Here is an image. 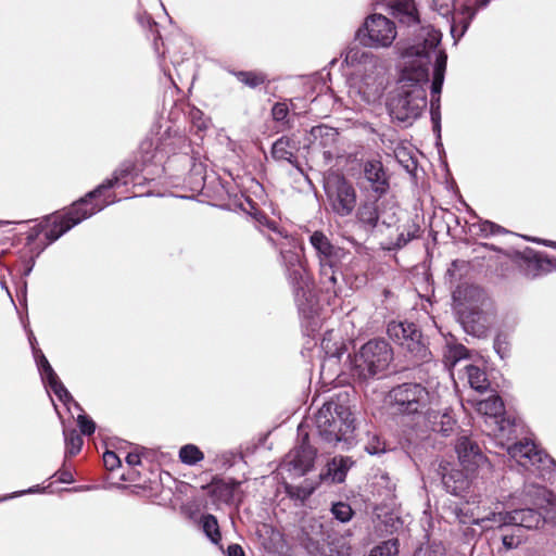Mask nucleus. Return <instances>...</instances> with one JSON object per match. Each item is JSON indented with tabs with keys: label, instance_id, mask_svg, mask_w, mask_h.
Returning <instances> with one entry per match:
<instances>
[{
	"label": "nucleus",
	"instance_id": "obj_56",
	"mask_svg": "<svg viewBox=\"0 0 556 556\" xmlns=\"http://www.w3.org/2000/svg\"><path fill=\"white\" fill-rule=\"evenodd\" d=\"M37 490L34 489V488H30L28 489L27 491H22L20 494H25V493H35Z\"/></svg>",
	"mask_w": 556,
	"mask_h": 556
},
{
	"label": "nucleus",
	"instance_id": "obj_6",
	"mask_svg": "<svg viewBox=\"0 0 556 556\" xmlns=\"http://www.w3.org/2000/svg\"><path fill=\"white\" fill-rule=\"evenodd\" d=\"M456 517L460 523L478 525L485 530L494 527L516 526V532H520L521 528L529 530L538 529L544 522L542 515L530 508L506 513H491L486 516H481L475 509L462 507L456 509Z\"/></svg>",
	"mask_w": 556,
	"mask_h": 556
},
{
	"label": "nucleus",
	"instance_id": "obj_3",
	"mask_svg": "<svg viewBox=\"0 0 556 556\" xmlns=\"http://www.w3.org/2000/svg\"><path fill=\"white\" fill-rule=\"evenodd\" d=\"M131 163H124L117 168L113 176L104 180L94 190L90 191L85 198L75 202L71 211L65 216H53L48 219V224L45 230V237L49 243L58 240L63 233L68 231L72 227L79 224L84 219L92 216L97 212H100L105 206L114 203L116 200H103L102 202L90 203L89 200L100 198L105 190L112 189L119 185H127V177L131 175L134 170Z\"/></svg>",
	"mask_w": 556,
	"mask_h": 556
},
{
	"label": "nucleus",
	"instance_id": "obj_7",
	"mask_svg": "<svg viewBox=\"0 0 556 556\" xmlns=\"http://www.w3.org/2000/svg\"><path fill=\"white\" fill-rule=\"evenodd\" d=\"M388 401L395 413L418 415L420 418H430L433 406H438L437 395L419 383H403L393 388L389 392Z\"/></svg>",
	"mask_w": 556,
	"mask_h": 556
},
{
	"label": "nucleus",
	"instance_id": "obj_11",
	"mask_svg": "<svg viewBox=\"0 0 556 556\" xmlns=\"http://www.w3.org/2000/svg\"><path fill=\"white\" fill-rule=\"evenodd\" d=\"M389 338L400 344L418 361L428 358L429 352L421 342V332L414 323L391 321L387 329Z\"/></svg>",
	"mask_w": 556,
	"mask_h": 556
},
{
	"label": "nucleus",
	"instance_id": "obj_50",
	"mask_svg": "<svg viewBox=\"0 0 556 556\" xmlns=\"http://www.w3.org/2000/svg\"><path fill=\"white\" fill-rule=\"evenodd\" d=\"M366 451H367L369 454H379V453L384 452V447H383V446H382V447H380V446H379V441H378V442H377V444H372V443L368 444V445L366 446Z\"/></svg>",
	"mask_w": 556,
	"mask_h": 556
},
{
	"label": "nucleus",
	"instance_id": "obj_51",
	"mask_svg": "<svg viewBox=\"0 0 556 556\" xmlns=\"http://www.w3.org/2000/svg\"><path fill=\"white\" fill-rule=\"evenodd\" d=\"M59 480L63 483H71L73 481V476L68 471H63L60 473Z\"/></svg>",
	"mask_w": 556,
	"mask_h": 556
},
{
	"label": "nucleus",
	"instance_id": "obj_31",
	"mask_svg": "<svg viewBox=\"0 0 556 556\" xmlns=\"http://www.w3.org/2000/svg\"><path fill=\"white\" fill-rule=\"evenodd\" d=\"M480 319H481L480 313H470L467 315L463 314L462 323H463L465 331L472 336L481 337L485 331V327L483 324L480 323Z\"/></svg>",
	"mask_w": 556,
	"mask_h": 556
},
{
	"label": "nucleus",
	"instance_id": "obj_28",
	"mask_svg": "<svg viewBox=\"0 0 556 556\" xmlns=\"http://www.w3.org/2000/svg\"><path fill=\"white\" fill-rule=\"evenodd\" d=\"M465 369L468 383L473 390L484 392L489 389L490 382L486 372L482 368L476 365H467Z\"/></svg>",
	"mask_w": 556,
	"mask_h": 556
},
{
	"label": "nucleus",
	"instance_id": "obj_1",
	"mask_svg": "<svg viewBox=\"0 0 556 556\" xmlns=\"http://www.w3.org/2000/svg\"><path fill=\"white\" fill-rule=\"evenodd\" d=\"M441 33L433 26L420 27L405 43H399V52L404 60L396 94L389 103L390 115L406 122L417 118L427 105L424 87L428 83L429 68L433 78L431 93L440 94L444 81L447 55L440 48Z\"/></svg>",
	"mask_w": 556,
	"mask_h": 556
},
{
	"label": "nucleus",
	"instance_id": "obj_54",
	"mask_svg": "<svg viewBox=\"0 0 556 556\" xmlns=\"http://www.w3.org/2000/svg\"><path fill=\"white\" fill-rule=\"evenodd\" d=\"M307 541H308V543H307L306 547L313 553V548H315L314 545H315V543H318V540H316L315 538L309 536L307 534ZM316 549L318 551V547H316Z\"/></svg>",
	"mask_w": 556,
	"mask_h": 556
},
{
	"label": "nucleus",
	"instance_id": "obj_49",
	"mask_svg": "<svg viewBox=\"0 0 556 556\" xmlns=\"http://www.w3.org/2000/svg\"><path fill=\"white\" fill-rule=\"evenodd\" d=\"M126 463L129 466H137L141 463L140 456L137 453H128L126 456Z\"/></svg>",
	"mask_w": 556,
	"mask_h": 556
},
{
	"label": "nucleus",
	"instance_id": "obj_53",
	"mask_svg": "<svg viewBox=\"0 0 556 556\" xmlns=\"http://www.w3.org/2000/svg\"><path fill=\"white\" fill-rule=\"evenodd\" d=\"M503 343L504 342H502V340L500 338H497L494 342V346L502 358L504 357V354L502 353V350L504 349Z\"/></svg>",
	"mask_w": 556,
	"mask_h": 556
},
{
	"label": "nucleus",
	"instance_id": "obj_20",
	"mask_svg": "<svg viewBox=\"0 0 556 556\" xmlns=\"http://www.w3.org/2000/svg\"><path fill=\"white\" fill-rule=\"evenodd\" d=\"M208 488L211 494L219 502L232 503L240 500V482L232 479H215Z\"/></svg>",
	"mask_w": 556,
	"mask_h": 556
},
{
	"label": "nucleus",
	"instance_id": "obj_58",
	"mask_svg": "<svg viewBox=\"0 0 556 556\" xmlns=\"http://www.w3.org/2000/svg\"><path fill=\"white\" fill-rule=\"evenodd\" d=\"M329 280L334 283L336 282V277L333 275V273H331V275L329 276Z\"/></svg>",
	"mask_w": 556,
	"mask_h": 556
},
{
	"label": "nucleus",
	"instance_id": "obj_37",
	"mask_svg": "<svg viewBox=\"0 0 556 556\" xmlns=\"http://www.w3.org/2000/svg\"><path fill=\"white\" fill-rule=\"evenodd\" d=\"M471 227L477 230V235L482 237L494 236L498 233H503L505 230L503 227L490 222V220H480L476 224H472Z\"/></svg>",
	"mask_w": 556,
	"mask_h": 556
},
{
	"label": "nucleus",
	"instance_id": "obj_13",
	"mask_svg": "<svg viewBox=\"0 0 556 556\" xmlns=\"http://www.w3.org/2000/svg\"><path fill=\"white\" fill-rule=\"evenodd\" d=\"M309 242L316 251L324 274L340 263L346 254L343 249L333 245L321 231H314L309 237Z\"/></svg>",
	"mask_w": 556,
	"mask_h": 556
},
{
	"label": "nucleus",
	"instance_id": "obj_57",
	"mask_svg": "<svg viewBox=\"0 0 556 556\" xmlns=\"http://www.w3.org/2000/svg\"><path fill=\"white\" fill-rule=\"evenodd\" d=\"M466 291L469 292V293H473V292H477L478 289L473 288V287H470V288H467Z\"/></svg>",
	"mask_w": 556,
	"mask_h": 556
},
{
	"label": "nucleus",
	"instance_id": "obj_43",
	"mask_svg": "<svg viewBox=\"0 0 556 556\" xmlns=\"http://www.w3.org/2000/svg\"><path fill=\"white\" fill-rule=\"evenodd\" d=\"M77 424L83 434L90 435L96 430V424L86 415L80 414L77 417Z\"/></svg>",
	"mask_w": 556,
	"mask_h": 556
},
{
	"label": "nucleus",
	"instance_id": "obj_30",
	"mask_svg": "<svg viewBox=\"0 0 556 556\" xmlns=\"http://www.w3.org/2000/svg\"><path fill=\"white\" fill-rule=\"evenodd\" d=\"M468 356V350L458 343L447 342L446 350L444 352V361L446 366L454 367L459 361Z\"/></svg>",
	"mask_w": 556,
	"mask_h": 556
},
{
	"label": "nucleus",
	"instance_id": "obj_14",
	"mask_svg": "<svg viewBox=\"0 0 556 556\" xmlns=\"http://www.w3.org/2000/svg\"><path fill=\"white\" fill-rule=\"evenodd\" d=\"M468 404H471L478 414L489 418L495 426L494 432L496 430L504 431L505 429V420L503 418L504 415V403L498 395H492L486 400H471L468 399L466 401Z\"/></svg>",
	"mask_w": 556,
	"mask_h": 556
},
{
	"label": "nucleus",
	"instance_id": "obj_36",
	"mask_svg": "<svg viewBox=\"0 0 556 556\" xmlns=\"http://www.w3.org/2000/svg\"><path fill=\"white\" fill-rule=\"evenodd\" d=\"M399 554L397 539H391L375 546L368 556H396Z\"/></svg>",
	"mask_w": 556,
	"mask_h": 556
},
{
	"label": "nucleus",
	"instance_id": "obj_15",
	"mask_svg": "<svg viewBox=\"0 0 556 556\" xmlns=\"http://www.w3.org/2000/svg\"><path fill=\"white\" fill-rule=\"evenodd\" d=\"M35 357L42 381L53 391L58 399L64 404H67L68 402L73 401L72 395L66 390L64 384L60 381L58 375L54 372L53 368L49 364L46 356L40 351H35Z\"/></svg>",
	"mask_w": 556,
	"mask_h": 556
},
{
	"label": "nucleus",
	"instance_id": "obj_38",
	"mask_svg": "<svg viewBox=\"0 0 556 556\" xmlns=\"http://www.w3.org/2000/svg\"><path fill=\"white\" fill-rule=\"evenodd\" d=\"M237 77L241 83L251 88H255L264 84L266 80V76L264 74L256 72H239Z\"/></svg>",
	"mask_w": 556,
	"mask_h": 556
},
{
	"label": "nucleus",
	"instance_id": "obj_17",
	"mask_svg": "<svg viewBox=\"0 0 556 556\" xmlns=\"http://www.w3.org/2000/svg\"><path fill=\"white\" fill-rule=\"evenodd\" d=\"M455 448L459 463L467 471H472L484 462V456L479 446L468 437H460L457 440Z\"/></svg>",
	"mask_w": 556,
	"mask_h": 556
},
{
	"label": "nucleus",
	"instance_id": "obj_18",
	"mask_svg": "<svg viewBox=\"0 0 556 556\" xmlns=\"http://www.w3.org/2000/svg\"><path fill=\"white\" fill-rule=\"evenodd\" d=\"M363 170L374 192L381 195L388 191L389 179L380 161L370 160L365 162Z\"/></svg>",
	"mask_w": 556,
	"mask_h": 556
},
{
	"label": "nucleus",
	"instance_id": "obj_26",
	"mask_svg": "<svg viewBox=\"0 0 556 556\" xmlns=\"http://www.w3.org/2000/svg\"><path fill=\"white\" fill-rule=\"evenodd\" d=\"M552 263L548 258L543 257L538 253H533L525 260V274L528 277L534 278L539 275L549 271Z\"/></svg>",
	"mask_w": 556,
	"mask_h": 556
},
{
	"label": "nucleus",
	"instance_id": "obj_59",
	"mask_svg": "<svg viewBox=\"0 0 556 556\" xmlns=\"http://www.w3.org/2000/svg\"><path fill=\"white\" fill-rule=\"evenodd\" d=\"M153 157H154V155H152V156H147V157L144 159V161H152V160H153Z\"/></svg>",
	"mask_w": 556,
	"mask_h": 556
},
{
	"label": "nucleus",
	"instance_id": "obj_4",
	"mask_svg": "<svg viewBox=\"0 0 556 556\" xmlns=\"http://www.w3.org/2000/svg\"><path fill=\"white\" fill-rule=\"evenodd\" d=\"M268 227L278 236L277 238L270 237L269 240L279 250L280 260L293 287L300 312L303 314L313 313L315 296L312 293V282L305 267V261L301 256L304 250L302 242L292 236L283 235L277 229L274 222L268 223Z\"/></svg>",
	"mask_w": 556,
	"mask_h": 556
},
{
	"label": "nucleus",
	"instance_id": "obj_45",
	"mask_svg": "<svg viewBox=\"0 0 556 556\" xmlns=\"http://www.w3.org/2000/svg\"><path fill=\"white\" fill-rule=\"evenodd\" d=\"M289 109L286 103H276L271 109V114L275 121L282 122L288 115Z\"/></svg>",
	"mask_w": 556,
	"mask_h": 556
},
{
	"label": "nucleus",
	"instance_id": "obj_44",
	"mask_svg": "<svg viewBox=\"0 0 556 556\" xmlns=\"http://www.w3.org/2000/svg\"><path fill=\"white\" fill-rule=\"evenodd\" d=\"M103 463L106 469L109 470H114L115 468L121 466V460L118 456L112 451H106L103 454Z\"/></svg>",
	"mask_w": 556,
	"mask_h": 556
},
{
	"label": "nucleus",
	"instance_id": "obj_41",
	"mask_svg": "<svg viewBox=\"0 0 556 556\" xmlns=\"http://www.w3.org/2000/svg\"><path fill=\"white\" fill-rule=\"evenodd\" d=\"M431 119L433 122V127L435 130H440V94L431 93Z\"/></svg>",
	"mask_w": 556,
	"mask_h": 556
},
{
	"label": "nucleus",
	"instance_id": "obj_46",
	"mask_svg": "<svg viewBox=\"0 0 556 556\" xmlns=\"http://www.w3.org/2000/svg\"><path fill=\"white\" fill-rule=\"evenodd\" d=\"M417 229L407 230L406 232H401L397 237V240L394 244L395 249H401L405 247L409 241L416 238Z\"/></svg>",
	"mask_w": 556,
	"mask_h": 556
},
{
	"label": "nucleus",
	"instance_id": "obj_39",
	"mask_svg": "<svg viewBox=\"0 0 556 556\" xmlns=\"http://www.w3.org/2000/svg\"><path fill=\"white\" fill-rule=\"evenodd\" d=\"M331 513L333 517L341 522L350 521L353 516L351 506L343 502L334 503L331 507Z\"/></svg>",
	"mask_w": 556,
	"mask_h": 556
},
{
	"label": "nucleus",
	"instance_id": "obj_2",
	"mask_svg": "<svg viewBox=\"0 0 556 556\" xmlns=\"http://www.w3.org/2000/svg\"><path fill=\"white\" fill-rule=\"evenodd\" d=\"M344 62L354 68L350 96L359 106L379 104L389 85L386 63L358 47L346 51Z\"/></svg>",
	"mask_w": 556,
	"mask_h": 556
},
{
	"label": "nucleus",
	"instance_id": "obj_27",
	"mask_svg": "<svg viewBox=\"0 0 556 556\" xmlns=\"http://www.w3.org/2000/svg\"><path fill=\"white\" fill-rule=\"evenodd\" d=\"M352 462L349 457H334L327 465V473L326 477L330 478L333 482H342L346 476L349 468L351 467Z\"/></svg>",
	"mask_w": 556,
	"mask_h": 556
},
{
	"label": "nucleus",
	"instance_id": "obj_9",
	"mask_svg": "<svg viewBox=\"0 0 556 556\" xmlns=\"http://www.w3.org/2000/svg\"><path fill=\"white\" fill-rule=\"evenodd\" d=\"M396 35L394 22L381 14L369 15L356 33L361 43L375 49L391 47Z\"/></svg>",
	"mask_w": 556,
	"mask_h": 556
},
{
	"label": "nucleus",
	"instance_id": "obj_23",
	"mask_svg": "<svg viewBox=\"0 0 556 556\" xmlns=\"http://www.w3.org/2000/svg\"><path fill=\"white\" fill-rule=\"evenodd\" d=\"M290 457L294 469L303 475L313 467L315 451L308 444H302L290 454Z\"/></svg>",
	"mask_w": 556,
	"mask_h": 556
},
{
	"label": "nucleus",
	"instance_id": "obj_8",
	"mask_svg": "<svg viewBox=\"0 0 556 556\" xmlns=\"http://www.w3.org/2000/svg\"><path fill=\"white\" fill-rule=\"evenodd\" d=\"M392 361V351L387 341L370 340L365 343L352 361L353 375L368 379L384 371Z\"/></svg>",
	"mask_w": 556,
	"mask_h": 556
},
{
	"label": "nucleus",
	"instance_id": "obj_47",
	"mask_svg": "<svg viewBox=\"0 0 556 556\" xmlns=\"http://www.w3.org/2000/svg\"><path fill=\"white\" fill-rule=\"evenodd\" d=\"M522 542L521 535L518 533H513L510 535L503 536V544L506 548H515Z\"/></svg>",
	"mask_w": 556,
	"mask_h": 556
},
{
	"label": "nucleus",
	"instance_id": "obj_55",
	"mask_svg": "<svg viewBox=\"0 0 556 556\" xmlns=\"http://www.w3.org/2000/svg\"><path fill=\"white\" fill-rule=\"evenodd\" d=\"M151 146H152V143H151V142L144 141V142H142V144H141V150H142V151H148V149H149Z\"/></svg>",
	"mask_w": 556,
	"mask_h": 556
},
{
	"label": "nucleus",
	"instance_id": "obj_21",
	"mask_svg": "<svg viewBox=\"0 0 556 556\" xmlns=\"http://www.w3.org/2000/svg\"><path fill=\"white\" fill-rule=\"evenodd\" d=\"M475 14L476 10L469 4L463 5L452 14L451 35L455 42L465 35Z\"/></svg>",
	"mask_w": 556,
	"mask_h": 556
},
{
	"label": "nucleus",
	"instance_id": "obj_24",
	"mask_svg": "<svg viewBox=\"0 0 556 556\" xmlns=\"http://www.w3.org/2000/svg\"><path fill=\"white\" fill-rule=\"evenodd\" d=\"M356 217L366 230L371 231L379 220L377 201H365L362 203L357 210Z\"/></svg>",
	"mask_w": 556,
	"mask_h": 556
},
{
	"label": "nucleus",
	"instance_id": "obj_32",
	"mask_svg": "<svg viewBox=\"0 0 556 556\" xmlns=\"http://www.w3.org/2000/svg\"><path fill=\"white\" fill-rule=\"evenodd\" d=\"M201 523L205 535L214 544H217L220 541L222 535L216 517L211 514L204 515L201 519Z\"/></svg>",
	"mask_w": 556,
	"mask_h": 556
},
{
	"label": "nucleus",
	"instance_id": "obj_35",
	"mask_svg": "<svg viewBox=\"0 0 556 556\" xmlns=\"http://www.w3.org/2000/svg\"><path fill=\"white\" fill-rule=\"evenodd\" d=\"M311 136L315 141L320 140L319 144L325 147L336 140L337 132L331 127L320 125L312 128Z\"/></svg>",
	"mask_w": 556,
	"mask_h": 556
},
{
	"label": "nucleus",
	"instance_id": "obj_34",
	"mask_svg": "<svg viewBox=\"0 0 556 556\" xmlns=\"http://www.w3.org/2000/svg\"><path fill=\"white\" fill-rule=\"evenodd\" d=\"M66 454L73 456L79 453L83 446V439L75 429L63 430Z\"/></svg>",
	"mask_w": 556,
	"mask_h": 556
},
{
	"label": "nucleus",
	"instance_id": "obj_40",
	"mask_svg": "<svg viewBox=\"0 0 556 556\" xmlns=\"http://www.w3.org/2000/svg\"><path fill=\"white\" fill-rule=\"evenodd\" d=\"M350 547L344 542L337 541L329 544V553L321 551L318 556H349Z\"/></svg>",
	"mask_w": 556,
	"mask_h": 556
},
{
	"label": "nucleus",
	"instance_id": "obj_10",
	"mask_svg": "<svg viewBox=\"0 0 556 556\" xmlns=\"http://www.w3.org/2000/svg\"><path fill=\"white\" fill-rule=\"evenodd\" d=\"M327 202L340 217L352 214L356 206V191L353 185L339 174H331L324 184Z\"/></svg>",
	"mask_w": 556,
	"mask_h": 556
},
{
	"label": "nucleus",
	"instance_id": "obj_29",
	"mask_svg": "<svg viewBox=\"0 0 556 556\" xmlns=\"http://www.w3.org/2000/svg\"><path fill=\"white\" fill-rule=\"evenodd\" d=\"M321 349L330 357L339 358L344 351V344L337 339L333 330L327 331L321 340Z\"/></svg>",
	"mask_w": 556,
	"mask_h": 556
},
{
	"label": "nucleus",
	"instance_id": "obj_5",
	"mask_svg": "<svg viewBox=\"0 0 556 556\" xmlns=\"http://www.w3.org/2000/svg\"><path fill=\"white\" fill-rule=\"evenodd\" d=\"M319 435L331 444H351L355 435V419L350 407L343 403L329 401L315 416Z\"/></svg>",
	"mask_w": 556,
	"mask_h": 556
},
{
	"label": "nucleus",
	"instance_id": "obj_12",
	"mask_svg": "<svg viewBox=\"0 0 556 556\" xmlns=\"http://www.w3.org/2000/svg\"><path fill=\"white\" fill-rule=\"evenodd\" d=\"M507 453L520 466L533 472H538L542 477H544L545 471L556 466L553 458L528 440L508 446Z\"/></svg>",
	"mask_w": 556,
	"mask_h": 556
},
{
	"label": "nucleus",
	"instance_id": "obj_42",
	"mask_svg": "<svg viewBox=\"0 0 556 556\" xmlns=\"http://www.w3.org/2000/svg\"><path fill=\"white\" fill-rule=\"evenodd\" d=\"M454 5V0H431V7L442 16H447Z\"/></svg>",
	"mask_w": 556,
	"mask_h": 556
},
{
	"label": "nucleus",
	"instance_id": "obj_48",
	"mask_svg": "<svg viewBox=\"0 0 556 556\" xmlns=\"http://www.w3.org/2000/svg\"><path fill=\"white\" fill-rule=\"evenodd\" d=\"M227 556H244V552L240 545L231 544L228 546Z\"/></svg>",
	"mask_w": 556,
	"mask_h": 556
},
{
	"label": "nucleus",
	"instance_id": "obj_52",
	"mask_svg": "<svg viewBox=\"0 0 556 556\" xmlns=\"http://www.w3.org/2000/svg\"><path fill=\"white\" fill-rule=\"evenodd\" d=\"M169 147V143L167 142H161L160 144H157V147L155 148L156 150V153H169L172 150L168 148Z\"/></svg>",
	"mask_w": 556,
	"mask_h": 556
},
{
	"label": "nucleus",
	"instance_id": "obj_16",
	"mask_svg": "<svg viewBox=\"0 0 556 556\" xmlns=\"http://www.w3.org/2000/svg\"><path fill=\"white\" fill-rule=\"evenodd\" d=\"M381 4H386L391 9V13L394 17H396L400 23L406 24L407 26H415L414 33L412 34V38L416 31L420 29V27H426L427 25H419V16L415 7V3L412 0H377Z\"/></svg>",
	"mask_w": 556,
	"mask_h": 556
},
{
	"label": "nucleus",
	"instance_id": "obj_22",
	"mask_svg": "<svg viewBox=\"0 0 556 556\" xmlns=\"http://www.w3.org/2000/svg\"><path fill=\"white\" fill-rule=\"evenodd\" d=\"M437 406H433V413L430 415V418L428 416H425L422 418L424 420V427L426 429H430L434 432H440L443 435L447 437L450 435L455 427V419L454 417L448 413H440L435 409Z\"/></svg>",
	"mask_w": 556,
	"mask_h": 556
},
{
	"label": "nucleus",
	"instance_id": "obj_33",
	"mask_svg": "<svg viewBox=\"0 0 556 556\" xmlns=\"http://www.w3.org/2000/svg\"><path fill=\"white\" fill-rule=\"evenodd\" d=\"M204 457L200 448L193 444L184 445L179 451V459L186 465H195Z\"/></svg>",
	"mask_w": 556,
	"mask_h": 556
},
{
	"label": "nucleus",
	"instance_id": "obj_60",
	"mask_svg": "<svg viewBox=\"0 0 556 556\" xmlns=\"http://www.w3.org/2000/svg\"><path fill=\"white\" fill-rule=\"evenodd\" d=\"M316 528L321 529V525L318 522H315Z\"/></svg>",
	"mask_w": 556,
	"mask_h": 556
},
{
	"label": "nucleus",
	"instance_id": "obj_25",
	"mask_svg": "<svg viewBox=\"0 0 556 556\" xmlns=\"http://www.w3.org/2000/svg\"><path fill=\"white\" fill-rule=\"evenodd\" d=\"M295 143L288 137L276 140L271 148V156L277 161H287L294 164Z\"/></svg>",
	"mask_w": 556,
	"mask_h": 556
},
{
	"label": "nucleus",
	"instance_id": "obj_19",
	"mask_svg": "<svg viewBox=\"0 0 556 556\" xmlns=\"http://www.w3.org/2000/svg\"><path fill=\"white\" fill-rule=\"evenodd\" d=\"M442 483L445 490L456 496H460L469 486L468 477L458 469L451 468L447 466L440 465Z\"/></svg>",
	"mask_w": 556,
	"mask_h": 556
}]
</instances>
